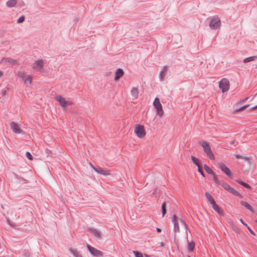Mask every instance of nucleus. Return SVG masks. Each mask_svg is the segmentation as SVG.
I'll list each match as a JSON object with an SVG mask.
<instances>
[{
	"mask_svg": "<svg viewBox=\"0 0 257 257\" xmlns=\"http://www.w3.org/2000/svg\"><path fill=\"white\" fill-rule=\"evenodd\" d=\"M214 182L217 186H221L222 188H223L227 191L231 193L233 195L235 196H238L239 198H242V195L235 190L234 188L230 186L226 182H225L223 180H219L218 179L214 178Z\"/></svg>",
	"mask_w": 257,
	"mask_h": 257,
	"instance_id": "obj_1",
	"label": "nucleus"
},
{
	"mask_svg": "<svg viewBox=\"0 0 257 257\" xmlns=\"http://www.w3.org/2000/svg\"><path fill=\"white\" fill-rule=\"evenodd\" d=\"M199 144L203 147V150L208 158L211 160H214V156L211 149L209 144L206 141H202L199 142Z\"/></svg>",
	"mask_w": 257,
	"mask_h": 257,
	"instance_id": "obj_2",
	"label": "nucleus"
},
{
	"mask_svg": "<svg viewBox=\"0 0 257 257\" xmlns=\"http://www.w3.org/2000/svg\"><path fill=\"white\" fill-rule=\"evenodd\" d=\"M210 20L209 22V27L213 30H216L219 28L221 25L220 19L217 16H214L213 17L208 18Z\"/></svg>",
	"mask_w": 257,
	"mask_h": 257,
	"instance_id": "obj_3",
	"label": "nucleus"
},
{
	"mask_svg": "<svg viewBox=\"0 0 257 257\" xmlns=\"http://www.w3.org/2000/svg\"><path fill=\"white\" fill-rule=\"evenodd\" d=\"M153 104L154 107L157 110V114L159 115L160 116H161L163 114L164 111L162 109V104L160 103V100L158 98L156 97L154 101L153 102Z\"/></svg>",
	"mask_w": 257,
	"mask_h": 257,
	"instance_id": "obj_4",
	"label": "nucleus"
},
{
	"mask_svg": "<svg viewBox=\"0 0 257 257\" xmlns=\"http://www.w3.org/2000/svg\"><path fill=\"white\" fill-rule=\"evenodd\" d=\"M135 133L140 138H143L146 135V132L144 126L139 124H136L135 126Z\"/></svg>",
	"mask_w": 257,
	"mask_h": 257,
	"instance_id": "obj_5",
	"label": "nucleus"
},
{
	"mask_svg": "<svg viewBox=\"0 0 257 257\" xmlns=\"http://www.w3.org/2000/svg\"><path fill=\"white\" fill-rule=\"evenodd\" d=\"M55 99L59 102L60 105L63 107L64 109H66L68 105H71L72 102L70 101H66L65 98L61 95H57L55 97Z\"/></svg>",
	"mask_w": 257,
	"mask_h": 257,
	"instance_id": "obj_6",
	"label": "nucleus"
},
{
	"mask_svg": "<svg viewBox=\"0 0 257 257\" xmlns=\"http://www.w3.org/2000/svg\"><path fill=\"white\" fill-rule=\"evenodd\" d=\"M219 86L223 92L227 91L229 88V82L226 78H222L219 82Z\"/></svg>",
	"mask_w": 257,
	"mask_h": 257,
	"instance_id": "obj_7",
	"label": "nucleus"
},
{
	"mask_svg": "<svg viewBox=\"0 0 257 257\" xmlns=\"http://www.w3.org/2000/svg\"><path fill=\"white\" fill-rule=\"evenodd\" d=\"M218 166L221 170L229 178H232V174L229 169L223 163L220 162Z\"/></svg>",
	"mask_w": 257,
	"mask_h": 257,
	"instance_id": "obj_8",
	"label": "nucleus"
},
{
	"mask_svg": "<svg viewBox=\"0 0 257 257\" xmlns=\"http://www.w3.org/2000/svg\"><path fill=\"white\" fill-rule=\"evenodd\" d=\"M87 248L91 254L94 256L99 257L102 255V252L101 251L97 249L89 244H87Z\"/></svg>",
	"mask_w": 257,
	"mask_h": 257,
	"instance_id": "obj_9",
	"label": "nucleus"
},
{
	"mask_svg": "<svg viewBox=\"0 0 257 257\" xmlns=\"http://www.w3.org/2000/svg\"><path fill=\"white\" fill-rule=\"evenodd\" d=\"M178 221H179V218L174 214L172 217V222L174 224L173 231L175 233L180 232Z\"/></svg>",
	"mask_w": 257,
	"mask_h": 257,
	"instance_id": "obj_10",
	"label": "nucleus"
},
{
	"mask_svg": "<svg viewBox=\"0 0 257 257\" xmlns=\"http://www.w3.org/2000/svg\"><path fill=\"white\" fill-rule=\"evenodd\" d=\"M10 126L13 131L16 134H23L24 133V131L20 128L19 125L14 121L11 122Z\"/></svg>",
	"mask_w": 257,
	"mask_h": 257,
	"instance_id": "obj_11",
	"label": "nucleus"
},
{
	"mask_svg": "<svg viewBox=\"0 0 257 257\" xmlns=\"http://www.w3.org/2000/svg\"><path fill=\"white\" fill-rule=\"evenodd\" d=\"M44 64L45 63L43 60L39 59L34 63L33 69L34 70H40L43 67Z\"/></svg>",
	"mask_w": 257,
	"mask_h": 257,
	"instance_id": "obj_12",
	"label": "nucleus"
},
{
	"mask_svg": "<svg viewBox=\"0 0 257 257\" xmlns=\"http://www.w3.org/2000/svg\"><path fill=\"white\" fill-rule=\"evenodd\" d=\"M91 167L94 169L95 171H96L97 173L104 175V176H107L110 174L109 173V170H104L100 167H95L92 165H91Z\"/></svg>",
	"mask_w": 257,
	"mask_h": 257,
	"instance_id": "obj_13",
	"label": "nucleus"
},
{
	"mask_svg": "<svg viewBox=\"0 0 257 257\" xmlns=\"http://www.w3.org/2000/svg\"><path fill=\"white\" fill-rule=\"evenodd\" d=\"M2 62L3 63H8L9 64H11L13 65H18V62L17 60L13 59L11 58H5L4 57L2 60Z\"/></svg>",
	"mask_w": 257,
	"mask_h": 257,
	"instance_id": "obj_14",
	"label": "nucleus"
},
{
	"mask_svg": "<svg viewBox=\"0 0 257 257\" xmlns=\"http://www.w3.org/2000/svg\"><path fill=\"white\" fill-rule=\"evenodd\" d=\"M167 69V66L165 65L163 67L162 70L160 71L159 77L161 81H162L164 80L165 76L166 75Z\"/></svg>",
	"mask_w": 257,
	"mask_h": 257,
	"instance_id": "obj_15",
	"label": "nucleus"
},
{
	"mask_svg": "<svg viewBox=\"0 0 257 257\" xmlns=\"http://www.w3.org/2000/svg\"><path fill=\"white\" fill-rule=\"evenodd\" d=\"M124 74L123 70L121 68H118L115 72L114 80H118Z\"/></svg>",
	"mask_w": 257,
	"mask_h": 257,
	"instance_id": "obj_16",
	"label": "nucleus"
},
{
	"mask_svg": "<svg viewBox=\"0 0 257 257\" xmlns=\"http://www.w3.org/2000/svg\"><path fill=\"white\" fill-rule=\"evenodd\" d=\"M204 169L206 171L207 173L213 176L214 181V178L218 179L217 176L215 174L214 172L213 171V170L211 168H210L207 165H204Z\"/></svg>",
	"mask_w": 257,
	"mask_h": 257,
	"instance_id": "obj_17",
	"label": "nucleus"
},
{
	"mask_svg": "<svg viewBox=\"0 0 257 257\" xmlns=\"http://www.w3.org/2000/svg\"><path fill=\"white\" fill-rule=\"evenodd\" d=\"M236 182L246 189H250L251 188L249 185L240 180L237 179Z\"/></svg>",
	"mask_w": 257,
	"mask_h": 257,
	"instance_id": "obj_18",
	"label": "nucleus"
},
{
	"mask_svg": "<svg viewBox=\"0 0 257 257\" xmlns=\"http://www.w3.org/2000/svg\"><path fill=\"white\" fill-rule=\"evenodd\" d=\"M17 4V0H9L6 3L8 7L12 8Z\"/></svg>",
	"mask_w": 257,
	"mask_h": 257,
	"instance_id": "obj_19",
	"label": "nucleus"
},
{
	"mask_svg": "<svg viewBox=\"0 0 257 257\" xmlns=\"http://www.w3.org/2000/svg\"><path fill=\"white\" fill-rule=\"evenodd\" d=\"M89 230L93 233V235L97 238L101 237L100 233L96 229L90 228Z\"/></svg>",
	"mask_w": 257,
	"mask_h": 257,
	"instance_id": "obj_20",
	"label": "nucleus"
},
{
	"mask_svg": "<svg viewBox=\"0 0 257 257\" xmlns=\"http://www.w3.org/2000/svg\"><path fill=\"white\" fill-rule=\"evenodd\" d=\"M241 204L242 205V206H244L246 209L249 210L250 211H252V212H253V208L252 207V206L249 204L247 202H245V201H241L240 202Z\"/></svg>",
	"mask_w": 257,
	"mask_h": 257,
	"instance_id": "obj_21",
	"label": "nucleus"
},
{
	"mask_svg": "<svg viewBox=\"0 0 257 257\" xmlns=\"http://www.w3.org/2000/svg\"><path fill=\"white\" fill-rule=\"evenodd\" d=\"M131 94L133 96L135 97L136 98H138V94H139L138 89L136 87H133L131 90Z\"/></svg>",
	"mask_w": 257,
	"mask_h": 257,
	"instance_id": "obj_22",
	"label": "nucleus"
},
{
	"mask_svg": "<svg viewBox=\"0 0 257 257\" xmlns=\"http://www.w3.org/2000/svg\"><path fill=\"white\" fill-rule=\"evenodd\" d=\"M213 209L216 211L219 214L222 215L223 213V210L217 204L212 207Z\"/></svg>",
	"mask_w": 257,
	"mask_h": 257,
	"instance_id": "obj_23",
	"label": "nucleus"
},
{
	"mask_svg": "<svg viewBox=\"0 0 257 257\" xmlns=\"http://www.w3.org/2000/svg\"><path fill=\"white\" fill-rule=\"evenodd\" d=\"M70 252L74 255V257H82V255L79 253L77 250L70 248L69 249Z\"/></svg>",
	"mask_w": 257,
	"mask_h": 257,
	"instance_id": "obj_24",
	"label": "nucleus"
},
{
	"mask_svg": "<svg viewBox=\"0 0 257 257\" xmlns=\"http://www.w3.org/2000/svg\"><path fill=\"white\" fill-rule=\"evenodd\" d=\"M188 248L189 252H191L194 250L195 247V243L194 242H189L188 241Z\"/></svg>",
	"mask_w": 257,
	"mask_h": 257,
	"instance_id": "obj_25",
	"label": "nucleus"
},
{
	"mask_svg": "<svg viewBox=\"0 0 257 257\" xmlns=\"http://www.w3.org/2000/svg\"><path fill=\"white\" fill-rule=\"evenodd\" d=\"M256 59H257L256 56H250V57L245 58L243 60V62L244 63H246L250 62L251 61H253Z\"/></svg>",
	"mask_w": 257,
	"mask_h": 257,
	"instance_id": "obj_26",
	"label": "nucleus"
},
{
	"mask_svg": "<svg viewBox=\"0 0 257 257\" xmlns=\"http://www.w3.org/2000/svg\"><path fill=\"white\" fill-rule=\"evenodd\" d=\"M191 160L194 164H195L197 167L201 166L199 160L195 157L191 156Z\"/></svg>",
	"mask_w": 257,
	"mask_h": 257,
	"instance_id": "obj_27",
	"label": "nucleus"
},
{
	"mask_svg": "<svg viewBox=\"0 0 257 257\" xmlns=\"http://www.w3.org/2000/svg\"><path fill=\"white\" fill-rule=\"evenodd\" d=\"M162 216H164L166 214L167 209H166V202H164L162 204Z\"/></svg>",
	"mask_w": 257,
	"mask_h": 257,
	"instance_id": "obj_28",
	"label": "nucleus"
},
{
	"mask_svg": "<svg viewBox=\"0 0 257 257\" xmlns=\"http://www.w3.org/2000/svg\"><path fill=\"white\" fill-rule=\"evenodd\" d=\"M32 77L30 75H27L26 78L24 79H23L25 83H28L30 84H31L32 83Z\"/></svg>",
	"mask_w": 257,
	"mask_h": 257,
	"instance_id": "obj_29",
	"label": "nucleus"
},
{
	"mask_svg": "<svg viewBox=\"0 0 257 257\" xmlns=\"http://www.w3.org/2000/svg\"><path fill=\"white\" fill-rule=\"evenodd\" d=\"M205 196L209 202L211 201L213 199H214L211 195L208 192L205 193Z\"/></svg>",
	"mask_w": 257,
	"mask_h": 257,
	"instance_id": "obj_30",
	"label": "nucleus"
},
{
	"mask_svg": "<svg viewBox=\"0 0 257 257\" xmlns=\"http://www.w3.org/2000/svg\"><path fill=\"white\" fill-rule=\"evenodd\" d=\"M23 254L25 257H29L30 255V252L29 249H25L23 251Z\"/></svg>",
	"mask_w": 257,
	"mask_h": 257,
	"instance_id": "obj_31",
	"label": "nucleus"
},
{
	"mask_svg": "<svg viewBox=\"0 0 257 257\" xmlns=\"http://www.w3.org/2000/svg\"><path fill=\"white\" fill-rule=\"evenodd\" d=\"M133 253H134L136 257H143V255L141 252L134 250Z\"/></svg>",
	"mask_w": 257,
	"mask_h": 257,
	"instance_id": "obj_32",
	"label": "nucleus"
},
{
	"mask_svg": "<svg viewBox=\"0 0 257 257\" xmlns=\"http://www.w3.org/2000/svg\"><path fill=\"white\" fill-rule=\"evenodd\" d=\"M26 156L30 160H32L33 159V157L32 156L31 154L29 152H26Z\"/></svg>",
	"mask_w": 257,
	"mask_h": 257,
	"instance_id": "obj_33",
	"label": "nucleus"
},
{
	"mask_svg": "<svg viewBox=\"0 0 257 257\" xmlns=\"http://www.w3.org/2000/svg\"><path fill=\"white\" fill-rule=\"evenodd\" d=\"M25 16H22L17 20V23H21L25 21Z\"/></svg>",
	"mask_w": 257,
	"mask_h": 257,
	"instance_id": "obj_34",
	"label": "nucleus"
},
{
	"mask_svg": "<svg viewBox=\"0 0 257 257\" xmlns=\"http://www.w3.org/2000/svg\"><path fill=\"white\" fill-rule=\"evenodd\" d=\"M19 76L20 77H21V78H22L23 80V79H24L26 78L27 75H26V73L25 72H20L19 73Z\"/></svg>",
	"mask_w": 257,
	"mask_h": 257,
	"instance_id": "obj_35",
	"label": "nucleus"
},
{
	"mask_svg": "<svg viewBox=\"0 0 257 257\" xmlns=\"http://www.w3.org/2000/svg\"><path fill=\"white\" fill-rule=\"evenodd\" d=\"M198 171L200 173V174L203 177H205V174L203 171L202 168H201V166L198 167Z\"/></svg>",
	"mask_w": 257,
	"mask_h": 257,
	"instance_id": "obj_36",
	"label": "nucleus"
},
{
	"mask_svg": "<svg viewBox=\"0 0 257 257\" xmlns=\"http://www.w3.org/2000/svg\"><path fill=\"white\" fill-rule=\"evenodd\" d=\"M17 4H18V6L21 8H23L25 6V4L24 3V2L22 1L17 2Z\"/></svg>",
	"mask_w": 257,
	"mask_h": 257,
	"instance_id": "obj_37",
	"label": "nucleus"
},
{
	"mask_svg": "<svg viewBox=\"0 0 257 257\" xmlns=\"http://www.w3.org/2000/svg\"><path fill=\"white\" fill-rule=\"evenodd\" d=\"M236 158L237 159H243L244 160H245V161H249V159L247 157H242L241 155H236Z\"/></svg>",
	"mask_w": 257,
	"mask_h": 257,
	"instance_id": "obj_38",
	"label": "nucleus"
},
{
	"mask_svg": "<svg viewBox=\"0 0 257 257\" xmlns=\"http://www.w3.org/2000/svg\"><path fill=\"white\" fill-rule=\"evenodd\" d=\"M179 221L180 222V223L185 227V228L186 229H187L188 227V225H187L186 222L181 218H179Z\"/></svg>",
	"mask_w": 257,
	"mask_h": 257,
	"instance_id": "obj_39",
	"label": "nucleus"
},
{
	"mask_svg": "<svg viewBox=\"0 0 257 257\" xmlns=\"http://www.w3.org/2000/svg\"><path fill=\"white\" fill-rule=\"evenodd\" d=\"M248 106H249V104L245 105L241 107L240 108H239L238 111H242V110H244L245 108H246L247 107H248Z\"/></svg>",
	"mask_w": 257,
	"mask_h": 257,
	"instance_id": "obj_40",
	"label": "nucleus"
},
{
	"mask_svg": "<svg viewBox=\"0 0 257 257\" xmlns=\"http://www.w3.org/2000/svg\"><path fill=\"white\" fill-rule=\"evenodd\" d=\"M248 231H249V232L253 235H255V233H254V232L250 228V227L248 226H246Z\"/></svg>",
	"mask_w": 257,
	"mask_h": 257,
	"instance_id": "obj_41",
	"label": "nucleus"
},
{
	"mask_svg": "<svg viewBox=\"0 0 257 257\" xmlns=\"http://www.w3.org/2000/svg\"><path fill=\"white\" fill-rule=\"evenodd\" d=\"M8 223L12 227H15L16 225L14 223L11 221L9 219L7 220Z\"/></svg>",
	"mask_w": 257,
	"mask_h": 257,
	"instance_id": "obj_42",
	"label": "nucleus"
},
{
	"mask_svg": "<svg viewBox=\"0 0 257 257\" xmlns=\"http://www.w3.org/2000/svg\"><path fill=\"white\" fill-rule=\"evenodd\" d=\"M210 203V204L212 205V207L214 206V205H216L217 204L216 203L214 199H213L211 201H210L209 202Z\"/></svg>",
	"mask_w": 257,
	"mask_h": 257,
	"instance_id": "obj_43",
	"label": "nucleus"
},
{
	"mask_svg": "<svg viewBox=\"0 0 257 257\" xmlns=\"http://www.w3.org/2000/svg\"><path fill=\"white\" fill-rule=\"evenodd\" d=\"M240 222H241V223H242V224H243L244 225H245V226H247V224H246V223H245L243 221V220H242V219H241H241H240Z\"/></svg>",
	"mask_w": 257,
	"mask_h": 257,
	"instance_id": "obj_44",
	"label": "nucleus"
},
{
	"mask_svg": "<svg viewBox=\"0 0 257 257\" xmlns=\"http://www.w3.org/2000/svg\"><path fill=\"white\" fill-rule=\"evenodd\" d=\"M255 109H257V105L249 108V109L251 111L253 110H254Z\"/></svg>",
	"mask_w": 257,
	"mask_h": 257,
	"instance_id": "obj_45",
	"label": "nucleus"
},
{
	"mask_svg": "<svg viewBox=\"0 0 257 257\" xmlns=\"http://www.w3.org/2000/svg\"><path fill=\"white\" fill-rule=\"evenodd\" d=\"M248 97L245 98L244 99L241 100L240 102H241V103L244 102L248 99Z\"/></svg>",
	"mask_w": 257,
	"mask_h": 257,
	"instance_id": "obj_46",
	"label": "nucleus"
},
{
	"mask_svg": "<svg viewBox=\"0 0 257 257\" xmlns=\"http://www.w3.org/2000/svg\"><path fill=\"white\" fill-rule=\"evenodd\" d=\"M157 231L158 232H161V229H160L159 228H157Z\"/></svg>",
	"mask_w": 257,
	"mask_h": 257,
	"instance_id": "obj_47",
	"label": "nucleus"
},
{
	"mask_svg": "<svg viewBox=\"0 0 257 257\" xmlns=\"http://www.w3.org/2000/svg\"><path fill=\"white\" fill-rule=\"evenodd\" d=\"M16 177L17 179H21V177H20L18 175H16Z\"/></svg>",
	"mask_w": 257,
	"mask_h": 257,
	"instance_id": "obj_48",
	"label": "nucleus"
},
{
	"mask_svg": "<svg viewBox=\"0 0 257 257\" xmlns=\"http://www.w3.org/2000/svg\"><path fill=\"white\" fill-rule=\"evenodd\" d=\"M3 75V72L0 70V77Z\"/></svg>",
	"mask_w": 257,
	"mask_h": 257,
	"instance_id": "obj_49",
	"label": "nucleus"
},
{
	"mask_svg": "<svg viewBox=\"0 0 257 257\" xmlns=\"http://www.w3.org/2000/svg\"><path fill=\"white\" fill-rule=\"evenodd\" d=\"M230 144H234V141H231V142H230Z\"/></svg>",
	"mask_w": 257,
	"mask_h": 257,
	"instance_id": "obj_50",
	"label": "nucleus"
},
{
	"mask_svg": "<svg viewBox=\"0 0 257 257\" xmlns=\"http://www.w3.org/2000/svg\"><path fill=\"white\" fill-rule=\"evenodd\" d=\"M146 257H149V256L147 254H145Z\"/></svg>",
	"mask_w": 257,
	"mask_h": 257,
	"instance_id": "obj_51",
	"label": "nucleus"
},
{
	"mask_svg": "<svg viewBox=\"0 0 257 257\" xmlns=\"http://www.w3.org/2000/svg\"><path fill=\"white\" fill-rule=\"evenodd\" d=\"M187 257H191L190 256L188 255Z\"/></svg>",
	"mask_w": 257,
	"mask_h": 257,
	"instance_id": "obj_52",
	"label": "nucleus"
},
{
	"mask_svg": "<svg viewBox=\"0 0 257 257\" xmlns=\"http://www.w3.org/2000/svg\"><path fill=\"white\" fill-rule=\"evenodd\" d=\"M256 222H257V220H256Z\"/></svg>",
	"mask_w": 257,
	"mask_h": 257,
	"instance_id": "obj_53",
	"label": "nucleus"
}]
</instances>
